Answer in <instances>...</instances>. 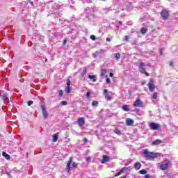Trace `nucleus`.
<instances>
[{"mask_svg":"<svg viewBox=\"0 0 178 178\" xmlns=\"http://www.w3.org/2000/svg\"><path fill=\"white\" fill-rule=\"evenodd\" d=\"M86 17H88V15H86Z\"/></svg>","mask_w":178,"mask_h":178,"instance_id":"obj_55","label":"nucleus"},{"mask_svg":"<svg viewBox=\"0 0 178 178\" xmlns=\"http://www.w3.org/2000/svg\"><path fill=\"white\" fill-rule=\"evenodd\" d=\"M66 42H67V39L65 38V39L63 40V45L66 44Z\"/></svg>","mask_w":178,"mask_h":178,"instance_id":"obj_43","label":"nucleus"},{"mask_svg":"<svg viewBox=\"0 0 178 178\" xmlns=\"http://www.w3.org/2000/svg\"><path fill=\"white\" fill-rule=\"evenodd\" d=\"M41 109H42V114L43 115L44 119H47L49 114H48V111H47V107H45L44 103H41L40 104Z\"/></svg>","mask_w":178,"mask_h":178,"instance_id":"obj_2","label":"nucleus"},{"mask_svg":"<svg viewBox=\"0 0 178 178\" xmlns=\"http://www.w3.org/2000/svg\"><path fill=\"white\" fill-rule=\"evenodd\" d=\"M98 106V102L97 101H93L92 102V106Z\"/></svg>","mask_w":178,"mask_h":178,"instance_id":"obj_25","label":"nucleus"},{"mask_svg":"<svg viewBox=\"0 0 178 178\" xmlns=\"http://www.w3.org/2000/svg\"><path fill=\"white\" fill-rule=\"evenodd\" d=\"M126 170H127V168L123 167L118 173H116L114 175L115 177H119V176H120V175H123V173H124V172H126Z\"/></svg>","mask_w":178,"mask_h":178,"instance_id":"obj_9","label":"nucleus"},{"mask_svg":"<svg viewBox=\"0 0 178 178\" xmlns=\"http://www.w3.org/2000/svg\"><path fill=\"white\" fill-rule=\"evenodd\" d=\"M1 97H2V99H3V101H6V99H8V96H7L6 94H5V93H3V94L1 95Z\"/></svg>","mask_w":178,"mask_h":178,"instance_id":"obj_21","label":"nucleus"},{"mask_svg":"<svg viewBox=\"0 0 178 178\" xmlns=\"http://www.w3.org/2000/svg\"><path fill=\"white\" fill-rule=\"evenodd\" d=\"M106 81L108 84H109V83H111V79L109 78H107Z\"/></svg>","mask_w":178,"mask_h":178,"instance_id":"obj_40","label":"nucleus"},{"mask_svg":"<svg viewBox=\"0 0 178 178\" xmlns=\"http://www.w3.org/2000/svg\"><path fill=\"white\" fill-rule=\"evenodd\" d=\"M126 124L127 126H134V120L131 118H127L126 119Z\"/></svg>","mask_w":178,"mask_h":178,"instance_id":"obj_10","label":"nucleus"},{"mask_svg":"<svg viewBox=\"0 0 178 178\" xmlns=\"http://www.w3.org/2000/svg\"><path fill=\"white\" fill-rule=\"evenodd\" d=\"M129 35H125L124 37V41H127V42H129Z\"/></svg>","mask_w":178,"mask_h":178,"instance_id":"obj_29","label":"nucleus"},{"mask_svg":"<svg viewBox=\"0 0 178 178\" xmlns=\"http://www.w3.org/2000/svg\"><path fill=\"white\" fill-rule=\"evenodd\" d=\"M173 65H174L173 61H170V66H171L172 67H173Z\"/></svg>","mask_w":178,"mask_h":178,"instance_id":"obj_42","label":"nucleus"},{"mask_svg":"<svg viewBox=\"0 0 178 178\" xmlns=\"http://www.w3.org/2000/svg\"><path fill=\"white\" fill-rule=\"evenodd\" d=\"M104 95H105V97H108V90L105 89L104 90Z\"/></svg>","mask_w":178,"mask_h":178,"instance_id":"obj_34","label":"nucleus"},{"mask_svg":"<svg viewBox=\"0 0 178 178\" xmlns=\"http://www.w3.org/2000/svg\"><path fill=\"white\" fill-rule=\"evenodd\" d=\"M152 98L153 99H156V98H158V92H154L152 95Z\"/></svg>","mask_w":178,"mask_h":178,"instance_id":"obj_22","label":"nucleus"},{"mask_svg":"<svg viewBox=\"0 0 178 178\" xmlns=\"http://www.w3.org/2000/svg\"><path fill=\"white\" fill-rule=\"evenodd\" d=\"M114 133H115V134H118V136H120V134H122V131L118 129L114 130Z\"/></svg>","mask_w":178,"mask_h":178,"instance_id":"obj_23","label":"nucleus"},{"mask_svg":"<svg viewBox=\"0 0 178 178\" xmlns=\"http://www.w3.org/2000/svg\"><path fill=\"white\" fill-rule=\"evenodd\" d=\"M163 51H165V49L163 48H161L160 49V55H163Z\"/></svg>","mask_w":178,"mask_h":178,"instance_id":"obj_36","label":"nucleus"},{"mask_svg":"<svg viewBox=\"0 0 178 178\" xmlns=\"http://www.w3.org/2000/svg\"><path fill=\"white\" fill-rule=\"evenodd\" d=\"M86 159L88 162V161H90V156L87 157Z\"/></svg>","mask_w":178,"mask_h":178,"instance_id":"obj_48","label":"nucleus"},{"mask_svg":"<svg viewBox=\"0 0 178 178\" xmlns=\"http://www.w3.org/2000/svg\"><path fill=\"white\" fill-rule=\"evenodd\" d=\"M72 166H73V168H77L78 164L76 163H73Z\"/></svg>","mask_w":178,"mask_h":178,"instance_id":"obj_38","label":"nucleus"},{"mask_svg":"<svg viewBox=\"0 0 178 178\" xmlns=\"http://www.w3.org/2000/svg\"><path fill=\"white\" fill-rule=\"evenodd\" d=\"M88 79H90V75H88Z\"/></svg>","mask_w":178,"mask_h":178,"instance_id":"obj_53","label":"nucleus"},{"mask_svg":"<svg viewBox=\"0 0 178 178\" xmlns=\"http://www.w3.org/2000/svg\"><path fill=\"white\" fill-rule=\"evenodd\" d=\"M106 40V41H108V42H111V38H107Z\"/></svg>","mask_w":178,"mask_h":178,"instance_id":"obj_45","label":"nucleus"},{"mask_svg":"<svg viewBox=\"0 0 178 178\" xmlns=\"http://www.w3.org/2000/svg\"><path fill=\"white\" fill-rule=\"evenodd\" d=\"M144 157L147 158V159H154V158H158L159 156V153H154L152 152L148 151V149H144L143 152Z\"/></svg>","mask_w":178,"mask_h":178,"instance_id":"obj_1","label":"nucleus"},{"mask_svg":"<svg viewBox=\"0 0 178 178\" xmlns=\"http://www.w3.org/2000/svg\"><path fill=\"white\" fill-rule=\"evenodd\" d=\"M118 28H119V26H117Z\"/></svg>","mask_w":178,"mask_h":178,"instance_id":"obj_56","label":"nucleus"},{"mask_svg":"<svg viewBox=\"0 0 178 178\" xmlns=\"http://www.w3.org/2000/svg\"><path fill=\"white\" fill-rule=\"evenodd\" d=\"M73 162V158L70 157L69 159L68 163H67L66 170L67 172H70V165H72V163Z\"/></svg>","mask_w":178,"mask_h":178,"instance_id":"obj_11","label":"nucleus"},{"mask_svg":"<svg viewBox=\"0 0 178 178\" xmlns=\"http://www.w3.org/2000/svg\"><path fill=\"white\" fill-rule=\"evenodd\" d=\"M90 79L92 80V81L95 82L97 81V76L95 75H90Z\"/></svg>","mask_w":178,"mask_h":178,"instance_id":"obj_20","label":"nucleus"},{"mask_svg":"<svg viewBox=\"0 0 178 178\" xmlns=\"http://www.w3.org/2000/svg\"><path fill=\"white\" fill-rule=\"evenodd\" d=\"M113 76H114V74L112 72H111L110 73V77H113Z\"/></svg>","mask_w":178,"mask_h":178,"instance_id":"obj_47","label":"nucleus"},{"mask_svg":"<svg viewBox=\"0 0 178 178\" xmlns=\"http://www.w3.org/2000/svg\"><path fill=\"white\" fill-rule=\"evenodd\" d=\"M102 77H108V75H106V69H102L101 72Z\"/></svg>","mask_w":178,"mask_h":178,"instance_id":"obj_17","label":"nucleus"},{"mask_svg":"<svg viewBox=\"0 0 178 178\" xmlns=\"http://www.w3.org/2000/svg\"><path fill=\"white\" fill-rule=\"evenodd\" d=\"M150 128H151V130H158L159 129L161 128V124H156L155 122H152L150 124Z\"/></svg>","mask_w":178,"mask_h":178,"instance_id":"obj_6","label":"nucleus"},{"mask_svg":"<svg viewBox=\"0 0 178 178\" xmlns=\"http://www.w3.org/2000/svg\"><path fill=\"white\" fill-rule=\"evenodd\" d=\"M60 105L66 106V105H67V102L62 101V102H60Z\"/></svg>","mask_w":178,"mask_h":178,"instance_id":"obj_26","label":"nucleus"},{"mask_svg":"<svg viewBox=\"0 0 178 178\" xmlns=\"http://www.w3.org/2000/svg\"><path fill=\"white\" fill-rule=\"evenodd\" d=\"M95 38H97L95 37V35H90V39L92 40V41H95Z\"/></svg>","mask_w":178,"mask_h":178,"instance_id":"obj_33","label":"nucleus"},{"mask_svg":"<svg viewBox=\"0 0 178 178\" xmlns=\"http://www.w3.org/2000/svg\"><path fill=\"white\" fill-rule=\"evenodd\" d=\"M145 67V65L144 64V63L140 62L138 66V68L140 69V73H142V74H146V76L149 77V74L147 72Z\"/></svg>","mask_w":178,"mask_h":178,"instance_id":"obj_3","label":"nucleus"},{"mask_svg":"<svg viewBox=\"0 0 178 178\" xmlns=\"http://www.w3.org/2000/svg\"><path fill=\"white\" fill-rule=\"evenodd\" d=\"M115 59H120V54L117 53L115 54Z\"/></svg>","mask_w":178,"mask_h":178,"instance_id":"obj_32","label":"nucleus"},{"mask_svg":"<svg viewBox=\"0 0 178 178\" xmlns=\"http://www.w3.org/2000/svg\"><path fill=\"white\" fill-rule=\"evenodd\" d=\"M139 173H140V175H147V170H145V169H143V170H141L139 171Z\"/></svg>","mask_w":178,"mask_h":178,"instance_id":"obj_24","label":"nucleus"},{"mask_svg":"<svg viewBox=\"0 0 178 178\" xmlns=\"http://www.w3.org/2000/svg\"><path fill=\"white\" fill-rule=\"evenodd\" d=\"M67 86L70 87V79L67 80Z\"/></svg>","mask_w":178,"mask_h":178,"instance_id":"obj_35","label":"nucleus"},{"mask_svg":"<svg viewBox=\"0 0 178 178\" xmlns=\"http://www.w3.org/2000/svg\"><path fill=\"white\" fill-rule=\"evenodd\" d=\"M122 109L124 111V112H129V111H130V108H129V105L127 104L122 106Z\"/></svg>","mask_w":178,"mask_h":178,"instance_id":"obj_15","label":"nucleus"},{"mask_svg":"<svg viewBox=\"0 0 178 178\" xmlns=\"http://www.w3.org/2000/svg\"><path fill=\"white\" fill-rule=\"evenodd\" d=\"M77 123L80 127H82V126H84V118H79L77 120Z\"/></svg>","mask_w":178,"mask_h":178,"instance_id":"obj_12","label":"nucleus"},{"mask_svg":"<svg viewBox=\"0 0 178 178\" xmlns=\"http://www.w3.org/2000/svg\"><path fill=\"white\" fill-rule=\"evenodd\" d=\"M63 95V91L59 90L58 92V97H61Z\"/></svg>","mask_w":178,"mask_h":178,"instance_id":"obj_30","label":"nucleus"},{"mask_svg":"<svg viewBox=\"0 0 178 178\" xmlns=\"http://www.w3.org/2000/svg\"><path fill=\"white\" fill-rule=\"evenodd\" d=\"M2 156H3V158L7 159L8 161H9V159H10V156L9 154H6V152H2Z\"/></svg>","mask_w":178,"mask_h":178,"instance_id":"obj_16","label":"nucleus"},{"mask_svg":"<svg viewBox=\"0 0 178 178\" xmlns=\"http://www.w3.org/2000/svg\"><path fill=\"white\" fill-rule=\"evenodd\" d=\"M56 141H58V133L53 135L52 142L56 143Z\"/></svg>","mask_w":178,"mask_h":178,"instance_id":"obj_19","label":"nucleus"},{"mask_svg":"<svg viewBox=\"0 0 178 178\" xmlns=\"http://www.w3.org/2000/svg\"><path fill=\"white\" fill-rule=\"evenodd\" d=\"M152 144L153 145H159V144H162V140L161 139H156L154 140Z\"/></svg>","mask_w":178,"mask_h":178,"instance_id":"obj_14","label":"nucleus"},{"mask_svg":"<svg viewBox=\"0 0 178 178\" xmlns=\"http://www.w3.org/2000/svg\"><path fill=\"white\" fill-rule=\"evenodd\" d=\"M30 3H31V5H33V2L31 1Z\"/></svg>","mask_w":178,"mask_h":178,"instance_id":"obj_52","label":"nucleus"},{"mask_svg":"<svg viewBox=\"0 0 178 178\" xmlns=\"http://www.w3.org/2000/svg\"><path fill=\"white\" fill-rule=\"evenodd\" d=\"M110 159H111V157L108 156L107 155H104L101 163H106V162H109Z\"/></svg>","mask_w":178,"mask_h":178,"instance_id":"obj_13","label":"nucleus"},{"mask_svg":"<svg viewBox=\"0 0 178 178\" xmlns=\"http://www.w3.org/2000/svg\"><path fill=\"white\" fill-rule=\"evenodd\" d=\"M48 61V58H45V62H47Z\"/></svg>","mask_w":178,"mask_h":178,"instance_id":"obj_50","label":"nucleus"},{"mask_svg":"<svg viewBox=\"0 0 178 178\" xmlns=\"http://www.w3.org/2000/svg\"><path fill=\"white\" fill-rule=\"evenodd\" d=\"M87 141H88L87 138H83V143H87Z\"/></svg>","mask_w":178,"mask_h":178,"instance_id":"obj_44","label":"nucleus"},{"mask_svg":"<svg viewBox=\"0 0 178 178\" xmlns=\"http://www.w3.org/2000/svg\"><path fill=\"white\" fill-rule=\"evenodd\" d=\"M161 16L163 20H168V19H169V16H170V14L169 13V11L162 10L161 12Z\"/></svg>","mask_w":178,"mask_h":178,"instance_id":"obj_4","label":"nucleus"},{"mask_svg":"<svg viewBox=\"0 0 178 178\" xmlns=\"http://www.w3.org/2000/svg\"><path fill=\"white\" fill-rule=\"evenodd\" d=\"M142 105L143 104L141 103V100L140 99H136L134 102V106H135V108H140Z\"/></svg>","mask_w":178,"mask_h":178,"instance_id":"obj_8","label":"nucleus"},{"mask_svg":"<svg viewBox=\"0 0 178 178\" xmlns=\"http://www.w3.org/2000/svg\"><path fill=\"white\" fill-rule=\"evenodd\" d=\"M95 58H97V56H93Z\"/></svg>","mask_w":178,"mask_h":178,"instance_id":"obj_54","label":"nucleus"},{"mask_svg":"<svg viewBox=\"0 0 178 178\" xmlns=\"http://www.w3.org/2000/svg\"><path fill=\"white\" fill-rule=\"evenodd\" d=\"M134 168L136 170H138L141 168V163L140 162H136L134 165Z\"/></svg>","mask_w":178,"mask_h":178,"instance_id":"obj_18","label":"nucleus"},{"mask_svg":"<svg viewBox=\"0 0 178 178\" xmlns=\"http://www.w3.org/2000/svg\"><path fill=\"white\" fill-rule=\"evenodd\" d=\"M33 101H29V102H27L28 106H31V105H33Z\"/></svg>","mask_w":178,"mask_h":178,"instance_id":"obj_31","label":"nucleus"},{"mask_svg":"<svg viewBox=\"0 0 178 178\" xmlns=\"http://www.w3.org/2000/svg\"><path fill=\"white\" fill-rule=\"evenodd\" d=\"M119 24H122V21H119Z\"/></svg>","mask_w":178,"mask_h":178,"instance_id":"obj_51","label":"nucleus"},{"mask_svg":"<svg viewBox=\"0 0 178 178\" xmlns=\"http://www.w3.org/2000/svg\"><path fill=\"white\" fill-rule=\"evenodd\" d=\"M141 33L142 34H145V33H147V29L145 28H142Z\"/></svg>","mask_w":178,"mask_h":178,"instance_id":"obj_28","label":"nucleus"},{"mask_svg":"<svg viewBox=\"0 0 178 178\" xmlns=\"http://www.w3.org/2000/svg\"><path fill=\"white\" fill-rule=\"evenodd\" d=\"M83 76H84V74H86V70L83 72Z\"/></svg>","mask_w":178,"mask_h":178,"instance_id":"obj_49","label":"nucleus"},{"mask_svg":"<svg viewBox=\"0 0 178 178\" xmlns=\"http://www.w3.org/2000/svg\"><path fill=\"white\" fill-rule=\"evenodd\" d=\"M147 86L150 92H154V91L155 90V84L154 83V80L150 79Z\"/></svg>","mask_w":178,"mask_h":178,"instance_id":"obj_5","label":"nucleus"},{"mask_svg":"<svg viewBox=\"0 0 178 178\" xmlns=\"http://www.w3.org/2000/svg\"><path fill=\"white\" fill-rule=\"evenodd\" d=\"M87 98H90V91H88L86 93Z\"/></svg>","mask_w":178,"mask_h":178,"instance_id":"obj_41","label":"nucleus"},{"mask_svg":"<svg viewBox=\"0 0 178 178\" xmlns=\"http://www.w3.org/2000/svg\"><path fill=\"white\" fill-rule=\"evenodd\" d=\"M106 97H107L108 101H111V99H112V97H111V96H109L108 95Z\"/></svg>","mask_w":178,"mask_h":178,"instance_id":"obj_39","label":"nucleus"},{"mask_svg":"<svg viewBox=\"0 0 178 178\" xmlns=\"http://www.w3.org/2000/svg\"><path fill=\"white\" fill-rule=\"evenodd\" d=\"M66 92H67L68 94L70 93V86H67L66 89H65Z\"/></svg>","mask_w":178,"mask_h":178,"instance_id":"obj_27","label":"nucleus"},{"mask_svg":"<svg viewBox=\"0 0 178 178\" xmlns=\"http://www.w3.org/2000/svg\"><path fill=\"white\" fill-rule=\"evenodd\" d=\"M54 8H56V12H58V9H59V6L58 5H54Z\"/></svg>","mask_w":178,"mask_h":178,"instance_id":"obj_37","label":"nucleus"},{"mask_svg":"<svg viewBox=\"0 0 178 178\" xmlns=\"http://www.w3.org/2000/svg\"><path fill=\"white\" fill-rule=\"evenodd\" d=\"M145 84H146L145 81L141 83V86H145Z\"/></svg>","mask_w":178,"mask_h":178,"instance_id":"obj_46","label":"nucleus"},{"mask_svg":"<svg viewBox=\"0 0 178 178\" xmlns=\"http://www.w3.org/2000/svg\"><path fill=\"white\" fill-rule=\"evenodd\" d=\"M170 164V162H168L166 163L161 164L160 165L161 170H168L169 169V165Z\"/></svg>","mask_w":178,"mask_h":178,"instance_id":"obj_7","label":"nucleus"}]
</instances>
